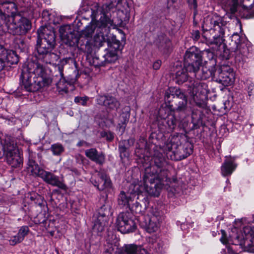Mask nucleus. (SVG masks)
<instances>
[{
  "mask_svg": "<svg viewBox=\"0 0 254 254\" xmlns=\"http://www.w3.org/2000/svg\"><path fill=\"white\" fill-rule=\"evenodd\" d=\"M27 169L28 172L33 176L41 178L43 172L45 170L41 169L38 164L33 160H29L27 163Z\"/></svg>",
  "mask_w": 254,
  "mask_h": 254,
  "instance_id": "31",
  "label": "nucleus"
},
{
  "mask_svg": "<svg viewBox=\"0 0 254 254\" xmlns=\"http://www.w3.org/2000/svg\"><path fill=\"white\" fill-rule=\"evenodd\" d=\"M37 33L34 52L35 60L28 61L23 66L20 78L22 87L29 92L37 91L48 86L52 81L50 68L40 62L54 64L59 59V55L53 51L56 45L54 32L41 27Z\"/></svg>",
  "mask_w": 254,
  "mask_h": 254,
  "instance_id": "1",
  "label": "nucleus"
},
{
  "mask_svg": "<svg viewBox=\"0 0 254 254\" xmlns=\"http://www.w3.org/2000/svg\"><path fill=\"white\" fill-rule=\"evenodd\" d=\"M254 85L253 83H251L250 86L248 87V93L249 95L250 96L252 94V90L254 89Z\"/></svg>",
  "mask_w": 254,
  "mask_h": 254,
  "instance_id": "55",
  "label": "nucleus"
},
{
  "mask_svg": "<svg viewBox=\"0 0 254 254\" xmlns=\"http://www.w3.org/2000/svg\"><path fill=\"white\" fill-rule=\"evenodd\" d=\"M85 156L92 161L99 165H103L105 162V155L102 151H98L95 148H91L85 151Z\"/></svg>",
  "mask_w": 254,
  "mask_h": 254,
  "instance_id": "26",
  "label": "nucleus"
},
{
  "mask_svg": "<svg viewBox=\"0 0 254 254\" xmlns=\"http://www.w3.org/2000/svg\"><path fill=\"white\" fill-rule=\"evenodd\" d=\"M119 50L108 48L105 50L106 53L102 56L106 64L115 63L118 59Z\"/></svg>",
  "mask_w": 254,
  "mask_h": 254,
  "instance_id": "32",
  "label": "nucleus"
},
{
  "mask_svg": "<svg viewBox=\"0 0 254 254\" xmlns=\"http://www.w3.org/2000/svg\"><path fill=\"white\" fill-rule=\"evenodd\" d=\"M189 94L191 99L199 108H203L202 96H205L208 92V87L206 83L198 81H190L188 85Z\"/></svg>",
  "mask_w": 254,
  "mask_h": 254,
  "instance_id": "11",
  "label": "nucleus"
},
{
  "mask_svg": "<svg viewBox=\"0 0 254 254\" xmlns=\"http://www.w3.org/2000/svg\"><path fill=\"white\" fill-rule=\"evenodd\" d=\"M226 25L227 23L221 17L214 14L206 17L202 25L203 31L202 36L208 44L215 45L218 51H221L225 47L224 37L228 30Z\"/></svg>",
  "mask_w": 254,
  "mask_h": 254,
  "instance_id": "3",
  "label": "nucleus"
},
{
  "mask_svg": "<svg viewBox=\"0 0 254 254\" xmlns=\"http://www.w3.org/2000/svg\"><path fill=\"white\" fill-rule=\"evenodd\" d=\"M144 190L147 192L144 189V183L143 186L139 184H130L127 192L121 191L118 198L119 205L130 207V202L132 201L136 195L142 193Z\"/></svg>",
  "mask_w": 254,
  "mask_h": 254,
  "instance_id": "12",
  "label": "nucleus"
},
{
  "mask_svg": "<svg viewBox=\"0 0 254 254\" xmlns=\"http://www.w3.org/2000/svg\"><path fill=\"white\" fill-rule=\"evenodd\" d=\"M180 134L176 133L171 135L166 144V149L172 153L170 157L172 160L180 161L187 158L192 152L193 146L186 142L182 144Z\"/></svg>",
  "mask_w": 254,
  "mask_h": 254,
  "instance_id": "5",
  "label": "nucleus"
},
{
  "mask_svg": "<svg viewBox=\"0 0 254 254\" xmlns=\"http://www.w3.org/2000/svg\"><path fill=\"white\" fill-rule=\"evenodd\" d=\"M42 17L45 19V20H48L50 19V16L51 15V13L48 10H44L42 14Z\"/></svg>",
  "mask_w": 254,
  "mask_h": 254,
  "instance_id": "51",
  "label": "nucleus"
},
{
  "mask_svg": "<svg viewBox=\"0 0 254 254\" xmlns=\"http://www.w3.org/2000/svg\"><path fill=\"white\" fill-rule=\"evenodd\" d=\"M237 167V165L231 158L226 159L221 167L222 176L226 177L230 176Z\"/></svg>",
  "mask_w": 254,
  "mask_h": 254,
  "instance_id": "30",
  "label": "nucleus"
},
{
  "mask_svg": "<svg viewBox=\"0 0 254 254\" xmlns=\"http://www.w3.org/2000/svg\"><path fill=\"white\" fill-rule=\"evenodd\" d=\"M243 231L246 235V238H248L249 239H252V240L254 241V238L252 237L253 232L250 227H245L243 229Z\"/></svg>",
  "mask_w": 254,
  "mask_h": 254,
  "instance_id": "46",
  "label": "nucleus"
},
{
  "mask_svg": "<svg viewBox=\"0 0 254 254\" xmlns=\"http://www.w3.org/2000/svg\"><path fill=\"white\" fill-rule=\"evenodd\" d=\"M229 50L234 53L233 56L235 57L236 63L243 66L251 55L252 48L244 37L235 33L231 37Z\"/></svg>",
  "mask_w": 254,
  "mask_h": 254,
  "instance_id": "4",
  "label": "nucleus"
},
{
  "mask_svg": "<svg viewBox=\"0 0 254 254\" xmlns=\"http://www.w3.org/2000/svg\"><path fill=\"white\" fill-rule=\"evenodd\" d=\"M113 25V20L107 15H103L99 20L96 22V32L92 41L97 48L102 47L107 42L110 27Z\"/></svg>",
  "mask_w": 254,
  "mask_h": 254,
  "instance_id": "10",
  "label": "nucleus"
},
{
  "mask_svg": "<svg viewBox=\"0 0 254 254\" xmlns=\"http://www.w3.org/2000/svg\"><path fill=\"white\" fill-rule=\"evenodd\" d=\"M192 39L195 40H198L200 38V32L198 30H193L191 33Z\"/></svg>",
  "mask_w": 254,
  "mask_h": 254,
  "instance_id": "49",
  "label": "nucleus"
},
{
  "mask_svg": "<svg viewBox=\"0 0 254 254\" xmlns=\"http://www.w3.org/2000/svg\"><path fill=\"white\" fill-rule=\"evenodd\" d=\"M218 72V77L216 79L217 82L225 86L231 85L233 83L234 81V73L233 69L230 67H228L226 70L219 69Z\"/></svg>",
  "mask_w": 254,
  "mask_h": 254,
  "instance_id": "25",
  "label": "nucleus"
},
{
  "mask_svg": "<svg viewBox=\"0 0 254 254\" xmlns=\"http://www.w3.org/2000/svg\"><path fill=\"white\" fill-rule=\"evenodd\" d=\"M2 135L0 133V158H1L5 155L9 145L14 141L9 136L6 137L4 139L2 138Z\"/></svg>",
  "mask_w": 254,
  "mask_h": 254,
  "instance_id": "33",
  "label": "nucleus"
},
{
  "mask_svg": "<svg viewBox=\"0 0 254 254\" xmlns=\"http://www.w3.org/2000/svg\"><path fill=\"white\" fill-rule=\"evenodd\" d=\"M128 0H113L109 3H106L102 6L103 15H108L110 11H114L117 8L122 11L127 10L129 8Z\"/></svg>",
  "mask_w": 254,
  "mask_h": 254,
  "instance_id": "23",
  "label": "nucleus"
},
{
  "mask_svg": "<svg viewBox=\"0 0 254 254\" xmlns=\"http://www.w3.org/2000/svg\"><path fill=\"white\" fill-rule=\"evenodd\" d=\"M29 231V228L27 226H23L21 227L18 234L14 236L10 240V243L11 245H14L16 243H20L23 241L25 236L27 234Z\"/></svg>",
  "mask_w": 254,
  "mask_h": 254,
  "instance_id": "35",
  "label": "nucleus"
},
{
  "mask_svg": "<svg viewBox=\"0 0 254 254\" xmlns=\"http://www.w3.org/2000/svg\"><path fill=\"white\" fill-rule=\"evenodd\" d=\"M4 155L6 162L13 168L20 167L23 163V159L17 148L16 144L14 141L9 146Z\"/></svg>",
  "mask_w": 254,
  "mask_h": 254,
  "instance_id": "19",
  "label": "nucleus"
},
{
  "mask_svg": "<svg viewBox=\"0 0 254 254\" xmlns=\"http://www.w3.org/2000/svg\"><path fill=\"white\" fill-rule=\"evenodd\" d=\"M41 175V178L46 183L52 186L57 187L64 190H67V186L64 184L63 180L60 179L59 176L55 175L50 172L46 171L43 172V174Z\"/></svg>",
  "mask_w": 254,
  "mask_h": 254,
  "instance_id": "24",
  "label": "nucleus"
},
{
  "mask_svg": "<svg viewBox=\"0 0 254 254\" xmlns=\"http://www.w3.org/2000/svg\"><path fill=\"white\" fill-rule=\"evenodd\" d=\"M166 112L164 109H160L159 111V117L161 120L159 121L158 126L159 129L164 132L172 131L176 127L177 119L173 112H170L166 117H163V112Z\"/></svg>",
  "mask_w": 254,
  "mask_h": 254,
  "instance_id": "18",
  "label": "nucleus"
},
{
  "mask_svg": "<svg viewBox=\"0 0 254 254\" xmlns=\"http://www.w3.org/2000/svg\"><path fill=\"white\" fill-rule=\"evenodd\" d=\"M97 180L92 178L91 182L93 185L100 191L109 190L112 187L111 181L107 174L104 172H99L97 174Z\"/></svg>",
  "mask_w": 254,
  "mask_h": 254,
  "instance_id": "22",
  "label": "nucleus"
},
{
  "mask_svg": "<svg viewBox=\"0 0 254 254\" xmlns=\"http://www.w3.org/2000/svg\"><path fill=\"white\" fill-rule=\"evenodd\" d=\"M6 21L7 31L13 35H24L31 28L30 20L20 14H15L12 17H8Z\"/></svg>",
  "mask_w": 254,
  "mask_h": 254,
  "instance_id": "9",
  "label": "nucleus"
},
{
  "mask_svg": "<svg viewBox=\"0 0 254 254\" xmlns=\"http://www.w3.org/2000/svg\"><path fill=\"white\" fill-rule=\"evenodd\" d=\"M107 43L108 45V48H109L114 49L119 51H120L123 49L120 41L117 39L115 35H108Z\"/></svg>",
  "mask_w": 254,
  "mask_h": 254,
  "instance_id": "36",
  "label": "nucleus"
},
{
  "mask_svg": "<svg viewBox=\"0 0 254 254\" xmlns=\"http://www.w3.org/2000/svg\"><path fill=\"white\" fill-rule=\"evenodd\" d=\"M8 17H12V15H9L3 13L1 9H0V21H3L5 26L6 27V21ZM1 21H0V23Z\"/></svg>",
  "mask_w": 254,
  "mask_h": 254,
  "instance_id": "48",
  "label": "nucleus"
},
{
  "mask_svg": "<svg viewBox=\"0 0 254 254\" xmlns=\"http://www.w3.org/2000/svg\"><path fill=\"white\" fill-rule=\"evenodd\" d=\"M16 3L20 7H25L29 8L30 9L31 8H33L34 7L33 4H32L31 2L25 1L24 0H17Z\"/></svg>",
  "mask_w": 254,
  "mask_h": 254,
  "instance_id": "45",
  "label": "nucleus"
},
{
  "mask_svg": "<svg viewBox=\"0 0 254 254\" xmlns=\"http://www.w3.org/2000/svg\"><path fill=\"white\" fill-rule=\"evenodd\" d=\"M173 89L172 88H169L165 92V100L166 102H168L170 104L171 102V99H173Z\"/></svg>",
  "mask_w": 254,
  "mask_h": 254,
  "instance_id": "47",
  "label": "nucleus"
},
{
  "mask_svg": "<svg viewBox=\"0 0 254 254\" xmlns=\"http://www.w3.org/2000/svg\"><path fill=\"white\" fill-rule=\"evenodd\" d=\"M205 53L207 54L209 58V61H205V65L202 66V79L205 80L210 77L215 78L216 70V61L214 58L213 53L206 51Z\"/></svg>",
  "mask_w": 254,
  "mask_h": 254,
  "instance_id": "21",
  "label": "nucleus"
},
{
  "mask_svg": "<svg viewBox=\"0 0 254 254\" xmlns=\"http://www.w3.org/2000/svg\"><path fill=\"white\" fill-rule=\"evenodd\" d=\"M161 64V61L160 60H158L154 63L153 64V68L155 70H157L160 68Z\"/></svg>",
  "mask_w": 254,
  "mask_h": 254,
  "instance_id": "53",
  "label": "nucleus"
},
{
  "mask_svg": "<svg viewBox=\"0 0 254 254\" xmlns=\"http://www.w3.org/2000/svg\"><path fill=\"white\" fill-rule=\"evenodd\" d=\"M222 237L220 238V241L225 245L233 244L234 245H239L242 249H244L245 251L254 253V241L252 239H249L248 238L244 239V240H239L240 237H236L234 241H232L231 237H227L226 232L224 230H221Z\"/></svg>",
  "mask_w": 254,
  "mask_h": 254,
  "instance_id": "17",
  "label": "nucleus"
},
{
  "mask_svg": "<svg viewBox=\"0 0 254 254\" xmlns=\"http://www.w3.org/2000/svg\"><path fill=\"white\" fill-rule=\"evenodd\" d=\"M97 48L92 40H87L85 43L83 42V44H80L79 46V50L87 55H91Z\"/></svg>",
  "mask_w": 254,
  "mask_h": 254,
  "instance_id": "34",
  "label": "nucleus"
},
{
  "mask_svg": "<svg viewBox=\"0 0 254 254\" xmlns=\"http://www.w3.org/2000/svg\"><path fill=\"white\" fill-rule=\"evenodd\" d=\"M8 4L9 5V6H10V7L11 8H14L15 9H17V6L16 5V4L15 3H13V2H9L8 3Z\"/></svg>",
  "mask_w": 254,
  "mask_h": 254,
  "instance_id": "58",
  "label": "nucleus"
},
{
  "mask_svg": "<svg viewBox=\"0 0 254 254\" xmlns=\"http://www.w3.org/2000/svg\"><path fill=\"white\" fill-rule=\"evenodd\" d=\"M130 209L133 213L141 215L143 218L144 217L143 215L146 209V206L142 207L139 202H136L131 206Z\"/></svg>",
  "mask_w": 254,
  "mask_h": 254,
  "instance_id": "40",
  "label": "nucleus"
},
{
  "mask_svg": "<svg viewBox=\"0 0 254 254\" xmlns=\"http://www.w3.org/2000/svg\"><path fill=\"white\" fill-rule=\"evenodd\" d=\"M176 102V110L178 112L184 113L185 115H188L190 112L192 114V121L193 124L202 125L203 114L201 111L191 109L187 106V98L175 101Z\"/></svg>",
  "mask_w": 254,
  "mask_h": 254,
  "instance_id": "16",
  "label": "nucleus"
},
{
  "mask_svg": "<svg viewBox=\"0 0 254 254\" xmlns=\"http://www.w3.org/2000/svg\"><path fill=\"white\" fill-rule=\"evenodd\" d=\"M160 150H155L152 157L154 165H144V174L143 181L144 189L150 195L158 196L164 185L163 182L170 183L168 177L169 164Z\"/></svg>",
  "mask_w": 254,
  "mask_h": 254,
  "instance_id": "2",
  "label": "nucleus"
},
{
  "mask_svg": "<svg viewBox=\"0 0 254 254\" xmlns=\"http://www.w3.org/2000/svg\"><path fill=\"white\" fill-rule=\"evenodd\" d=\"M19 58L15 52L0 46V72L8 70L14 64H17Z\"/></svg>",
  "mask_w": 254,
  "mask_h": 254,
  "instance_id": "15",
  "label": "nucleus"
},
{
  "mask_svg": "<svg viewBox=\"0 0 254 254\" xmlns=\"http://www.w3.org/2000/svg\"><path fill=\"white\" fill-rule=\"evenodd\" d=\"M50 149L54 155H60L64 150V148L62 144L57 143L51 145Z\"/></svg>",
  "mask_w": 254,
  "mask_h": 254,
  "instance_id": "41",
  "label": "nucleus"
},
{
  "mask_svg": "<svg viewBox=\"0 0 254 254\" xmlns=\"http://www.w3.org/2000/svg\"><path fill=\"white\" fill-rule=\"evenodd\" d=\"M85 143V142L84 141H80L77 143V146L78 147H81V146H83L84 143Z\"/></svg>",
  "mask_w": 254,
  "mask_h": 254,
  "instance_id": "59",
  "label": "nucleus"
},
{
  "mask_svg": "<svg viewBox=\"0 0 254 254\" xmlns=\"http://www.w3.org/2000/svg\"><path fill=\"white\" fill-rule=\"evenodd\" d=\"M90 64L94 65L95 67H100L104 66L105 64V61L102 57L101 58H99L98 56L95 55L90 62Z\"/></svg>",
  "mask_w": 254,
  "mask_h": 254,
  "instance_id": "42",
  "label": "nucleus"
},
{
  "mask_svg": "<svg viewBox=\"0 0 254 254\" xmlns=\"http://www.w3.org/2000/svg\"><path fill=\"white\" fill-rule=\"evenodd\" d=\"M224 56L226 57V59H229V55H227V56Z\"/></svg>",
  "mask_w": 254,
  "mask_h": 254,
  "instance_id": "61",
  "label": "nucleus"
},
{
  "mask_svg": "<svg viewBox=\"0 0 254 254\" xmlns=\"http://www.w3.org/2000/svg\"><path fill=\"white\" fill-rule=\"evenodd\" d=\"M88 99V98L87 97H83L82 100L81 101V104L82 105L85 106L86 104Z\"/></svg>",
  "mask_w": 254,
  "mask_h": 254,
  "instance_id": "56",
  "label": "nucleus"
},
{
  "mask_svg": "<svg viewBox=\"0 0 254 254\" xmlns=\"http://www.w3.org/2000/svg\"><path fill=\"white\" fill-rule=\"evenodd\" d=\"M76 161L79 163H81L83 162L85 158L80 154H78L76 156Z\"/></svg>",
  "mask_w": 254,
  "mask_h": 254,
  "instance_id": "54",
  "label": "nucleus"
},
{
  "mask_svg": "<svg viewBox=\"0 0 254 254\" xmlns=\"http://www.w3.org/2000/svg\"><path fill=\"white\" fill-rule=\"evenodd\" d=\"M111 214V206L109 202H105L98 210L93 230L97 232H102L108 224L109 216Z\"/></svg>",
  "mask_w": 254,
  "mask_h": 254,
  "instance_id": "13",
  "label": "nucleus"
},
{
  "mask_svg": "<svg viewBox=\"0 0 254 254\" xmlns=\"http://www.w3.org/2000/svg\"><path fill=\"white\" fill-rule=\"evenodd\" d=\"M221 2L231 14L238 13L246 18H254V0H222Z\"/></svg>",
  "mask_w": 254,
  "mask_h": 254,
  "instance_id": "6",
  "label": "nucleus"
},
{
  "mask_svg": "<svg viewBox=\"0 0 254 254\" xmlns=\"http://www.w3.org/2000/svg\"><path fill=\"white\" fill-rule=\"evenodd\" d=\"M147 213L142 220L140 219V225L149 233L156 232L164 219V214L156 207L153 206L147 208Z\"/></svg>",
  "mask_w": 254,
  "mask_h": 254,
  "instance_id": "8",
  "label": "nucleus"
},
{
  "mask_svg": "<svg viewBox=\"0 0 254 254\" xmlns=\"http://www.w3.org/2000/svg\"><path fill=\"white\" fill-rule=\"evenodd\" d=\"M201 58L200 51L195 47L190 48L186 52L187 70L189 71L192 78L194 77L197 80H203L202 67L201 68L199 67L201 64Z\"/></svg>",
  "mask_w": 254,
  "mask_h": 254,
  "instance_id": "7",
  "label": "nucleus"
},
{
  "mask_svg": "<svg viewBox=\"0 0 254 254\" xmlns=\"http://www.w3.org/2000/svg\"><path fill=\"white\" fill-rule=\"evenodd\" d=\"M69 26L68 25H64L61 26L60 28V32L61 35L63 38H65L67 39V40H69L68 34H71V32L69 31Z\"/></svg>",
  "mask_w": 254,
  "mask_h": 254,
  "instance_id": "44",
  "label": "nucleus"
},
{
  "mask_svg": "<svg viewBox=\"0 0 254 254\" xmlns=\"http://www.w3.org/2000/svg\"><path fill=\"white\" fill-rule=\"evenodd\" d=\"M187 1L191 8L194 9H196L197 6L196 0H187Z\"/></svg>",
  "mask_w": 254,
  "mask_h": 254,
  "instance_id": "52",
  "label": "nucleus"
},
{
  "mask_svg": "<svg viewBox=\"0 0 254 254\" xmlns=\"http://www.w3.org/2000/svg\"><path fill=\"white\" fill-rule=\"evenodd\" d=\"M104 136H106V138L109 141H112L114 139V135L111 132H104L102 133Z\"/></svg>",
  "mask_w": 254,
  "mask_h": 254,
  "instance_id": "50",
  "label": "nucleus"
},
{
  "mask_svg": "<svg viewBox=\"0 0 254 254\" xmlns=\"http://www.w3.org/2000/svg\"><path fill=\"white\" fill-rule=\"evenodd\" d=\"M130 141H131L132 142H133V139H128L127 141V140H124L122 141L121 142H120L119 146V150L120 153V157L122 159H123L124 158L127 157L128 155V154L127 151V148L125 145L126 143L127 142L129 143Z\"/></svg>",
  "mask_w": 254,
  "mask_h": 254,
  "instance_id": "39",
  "label": "nucleus"
},
{
  "mask_svg": "<svg viewBox=\"0 0 254 254\" xmlns=\"http://www.w3.org/2000/svg\"><path fill=\"white\" fill-rule=\"evenodd\" d=\"M169 0V1H172V3H174L176 1V0Z\"/></svg>",
  "mask_w": 254,
  "mask_h": 254,
  "instance_id": "60",
  "label": "nucleus"
},
{
  "mask_svg": "<svg viewBox=\"0 0 254 254\" xmlns=\"http://www.w3.org/2000/svg\"><path fill=\"white\" fill-rule=\"evenodd\" d=\"M94 31L96 32V22L86 26L81 31V37L86 38L91 37Z\"/></svg>",
  "mask_w": 254,
  "mask_h": 254,
  "instance_id": "38",
  "label": "nucleus"
},
{
  "mask_svg": "<svg viewBox=\"0 0 254 254\" xmlns=\"http://www.w3.org/2000/svg\"><path fill=\"white\" fill-rule=\"evenodd\" d=\"M156 44L160 49H167L170 47L171 41L166 35L161 34L158 36Z\"/></svg>",
  "mask_w": 254,
  "mask_h": 254,
  "instance_id": "37",
  "label": "nucleus"
},
{
  "mask_svg": "<svg viewBox=\"0 0 254 254\" xmlns=\"http://www.w3.org/2000/svg\"><path fill=\"white\" fill-rule=\"evenodd\" d=\"M83 97H76L74 99V102L77 103H80Z\"/></svg>",
  "mask_w": 254,
  "mask_h": 254,
  "instance_id": "57",
  "label": "nucleus"
},
{
  "mask_svg": "<svg viewBox=\"0 0 254 254\" xmlns=\"http://www.w3.org/2000/svg\"><path fill=\"white\" fill-rule=\"evenodd\" d=\"M130 118V109L129 107L124 108L119 118V123L117 127L123 134L125 130L127 125Z\"/></svg>",
  "mask_w": 254,
  "mask_h": 254,
  "instance_id": "27",
  "label": "nucleus"
},
{
  "mask_svg": "<svg viewBox=\"0 0 254 254\" xmlns=\"http://www.w3.org/2000/svg\"><path fill=\"white\" fill-rule=\"evenodd\" d=\"M58 68L60 75V79L56 83L58 91L61 94L67 93L68 92L67 86L70 84L64 77V66L63 65H58Z\"/></svg>",
  "mask_w": 254,
  "mask_h": 254,
  "instance_id": "28",
  "label": "nucleus"
},
{
  "mask_svg": "<svg viewBox=\"0 0 254 254\" xmlns=\"http://www.w3.org/2000/svg\"><path fill=\"white\" fill-rule=\"evenodd\" d=\"M116 227L122 233L133 232L136 228L134 221L131 218V214L128 212L120 213L116 219Z\"/></svg>",
  "mask_w": 254,
  "mask_h": 254,
  "instance_id": "14",
  "label": "nucleus"
},
{
  "mask_svg": "<svg viewBox=\"0 0 254 254\" xmlns=\"http://www.w3.org/2000/svg\"><path fill=\"white\" fill-rule=\"evenodd\" d=\"M96 101L98 105L104 106L109 112L117 111L121 105L117 98L109 94L98 95Z\"/></svg>",
  "mask_w": 254,
  "mask_h": 254,
  "instance_id": "20",
  "label": "nucleus"
},
{
  "mask_svg": "<svg viewBox=\"0 0 254 254\" xmlns=\"http://www.w3.org/2000/svg\"><path fill=\"white\" fill-rule=\"evenodd\" d=\"M186 63V54L184 56V68L177 71L176 73L175 81L178 84H182L189 79V76L192 78L191 74H189V71L187 70V66Z\"/></svg>",
  "mask_w": 254,
  "mask_h": 254,
  "instance_id": "29",
  "label": "nucleus"
},
{
  "mask_svg": "<svg viewBox=\"0 0 254 254\" xmlns=\"http://www.w3.org/2000/svg\"><path fill=\"white\" fill-rule=\"evenodd\" d=\"M172 89L173 95V98L174 99L175 101L187 98L185 93L181 91V89H175L174 88H172Z\"/></svg>",
  "mask_w": 254,
  "mask_h": 254,
  "instance_id": "43",
  "label": "nucleus"
}]
</instances>
